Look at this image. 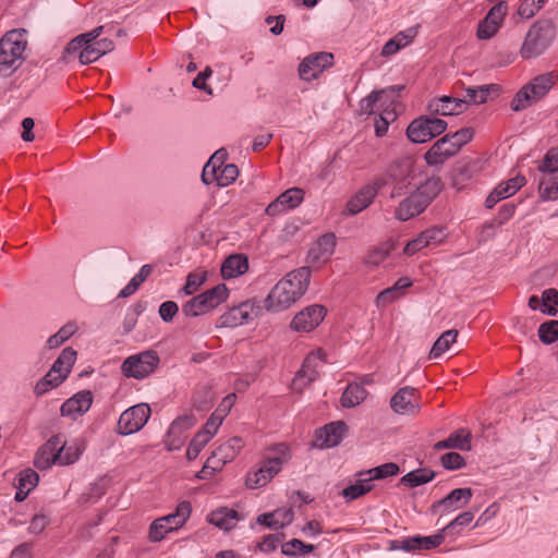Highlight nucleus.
<instances>
[{
  "label": "nucleus",
  "mask_w": 558,
  "mask_h": 558,
  "mask_svg": "<svg viewBox=\"0 0 558 558\" xmlns=\"http://www.w3.org/2000/svg\"><path fill=\"white\" fill-rule=\"evenodd\" d=\"M310 279L308 267L290 271L269 292L265 300L267 310L280 312L290 307L306 292Z\"/></svg>",
  "instance_id": "nucleus-1"
},
{
  "label": "nucleus",
  "mask_w": 558,
  "mask_h": 558,
  "mask_svg": "<svg viewBox=\"0 0 558 558\" xmlns=\"http://www.w3.org/2000/svg\"><path fill=\"white\" fill-rule=\"evenodd\" d=\"M444 184L439 177L427 178L408 197L400 202L395 217L407 221L423 213L430 202L440 193Z\"/></svg>",
  "instance_id": "nucleus-2"
},
{
  "label": "nucleus",
  "mask_w": 558,
  "mask_h": 558,
  "mask_svg": "<svg viewBox=\"0 0 558 558\" xmlns=\"http://www.w3.org/2000/svg\"><path fill=\"white\" fill-rule=\"evenodd\" d=\"M290 459L291 450L288 445L281 442L269 447L266 450L259 466L246 474V486L251 489L265 486L281 471L282 465Z\"/></svg>",
  "instance_id": "nucleus-3"
},
{
  "label": "nucleus",
  "mask_w": 558,
  "mask_h": 558,
  "mask_svg": "<svg viewBox=\"0 0 558 558\" xmlns=\"http://www.w3.org/2000/svg\"><path fill=\"white\" fill-rule=\"evenodd\" d=\"M102 29L104 26H98L88 33L73 38L63 49L61 60L69 63L77 57L81 64H89L97 61L101 54L94 45V39L100 36Z\"/></svg>",
  "instance_id": "nucleus-4"
},
{
  "label": "nucleus",
  "mask_w": 558,
  "mask_h": 558,
  "mask_svg": "<svg viewBox=\"0 0 558 558\" xmlns=\"http://www.w3.org/2000/svg\"><path fill=\"white\" fill-rule=\"evenodd\" d=\"M555 38V27L550 21L535 22L527 31L520 54L524 59L542 54Z\"/></svg>",
  "instance_id": "nucleus-5"
},
{
  "label": "nucleus",
  "mask_w": 558,
  "mask_h": 558,
  "mask_svg": "<svg viewBox=\"0 0 558 558\" xmlns=\"http://www.w3.org/2000/svg\"><path fill=\"white\" fill-rule=\"evenodd\" d=\"M25 29H12L0 39V71L16 69L22 60L27 40Z\"/></svg>",
  "instance_id": "nucleus-6"
},
{
  "label": "nucleus",
  "mask_w": 558,
  "mask_h": 558,
  "mask_svg": "<svg viewBox=\"0 0 558 558\" xmlns=\"http://www.w3.org/2000/svg\"><path fill=\"white\" fill-rule=\"evenodd\" d=\"M192 512V506L190 501H181L174 512L156 519L149 526L148 538L150 542H160L165 536L185 524Z\"/></svg>",
  "instance_id": "nucleus-7"
},
{
  "label": "nucleus",
  "mask_w": 558,
  "mask_h": 558,
  "mask_svg": "<svg viewBox=\"0 0 558 558\" xmlns=\"http://www.w3.org/2000/svg\"><path fill=\"white\" fill-rule=\"evenodd\" d=\"M243 446L244 442L241 437H232L220 445L205 462L197 475L198 478L204 480L207 475H211L216 471L221 470L226 463L232 461L238 456Z\"/></svg>",
  "instance_id": "nucleus-8"
},
{
  "label": "nucleus",
  "mask_w": 558,
  "mask_h": 558,
  "mask_svg": "<svg viewBox=\"0 0 558 558\" xmlns=\"http://www.w3.org/2000/svg\"><path fill=\"white\" fill-rule=\"evenodd\" d=\"M159 362L156 351L146 350L126 357L121 365V372L125 377L144 379L155 372Z\"/></svg>",
  "instance_id": "nucleus-9"
},
{
  "label": "nucleus",
  "mask_w": 558,
  "mask_h": 558,
  "mask_svg": "<svg viewBox=\"0 0 558 558\" xmlns=\"http://www.w3.org/2000/svg\"><path fill=\"white\" fill-rule=\"evenodd\" d=\"M446 129L447 122L442 119L420 117L409 124L407 135L413 143H426L444 133Z\"/></svg>",
  "instance_id": "nucleus-10"
},
{
  "label": "nucleus",
  "mask_w": 558,
  "mask_h": 558,
  "mask_svg": "<svg viewBox=\"0 0 558 558\" xmlns=\"http://www.w3.org/2000/svg\"><path fill=\"white\" fill-rule=\"evenodd\" d=\"M262 307L255 300H246L225 312L220 316V325L233 328L248 324L258 317Z\"/></svg>",
  "instance_id": "nucleus-11"
},
{
  "label": "nucleus",
  "mask_w": 558,
  "mask_h": 558,
  "mask_svg": "<svg viewBox=\"0 0 558 558\" xmlns=\"http://www.w3.org/2000/svg\"><path fill=\"white\" fill-rule=\"evenodd\" d=\"M150 416V408L146 403L133 405L122 412L118 421V433L131 435L141 430Z\"/></svg>",
  "instance_id": "nucleus-12"
},
{
  "label": "nucleus",
  "mask_w": 558,
  "mask_h": 558,
  "mask_svg": "<svg viewBox=\"0 0 558 558\" xmlns=\"http://www.w3.org/2000/svg\"><path fill=\"white\" fill-rule=\"evenodd\" d=\"M326 352L323 349H317L305 357L302 368L293 379V389L301 390L306 385L313 383L319 377L318 367L326 363Z\"/></svg>",
  "instance_id": "nucleus-13"
},
{
  "label": "nucleus",
  "mask_w": 558,
  "mask_h": 558,
  "mask_svg": "<svg viewBox=\"0 0 558 558\" xmlns=\"http://www.w3.org/2000/svg\"><path fill=\"white\" fill-rule=\"evenodd\" d=\"M333 64V54L330 52H316L305 57L299 64V76L301 80L311 82Z\"/></svg>",
  "instance_id": "nucleus-14"
},
{
  "label": "nucleus",
  "mask_w": 558,
  "mask_h": 558,
  "mask_svg": "<svg viewBox=\"0 0 558 558\" xmlns=\"http://www.w3.org/2000/svg\"><path fill=\"white\" fill-rule=\"evenodd\" d=\"M196 424V417L193 414H185L177 417L170 425L166 438L165 447L168 451L179 450L185 442V432Z\"/></svg>",
  "instance_id": "nucleus-15"
},
{
  "label": "nucleus",
  "mask_w": 558,
  "mask_h": 558,
  "mask_svg": "<svg viewBox=\"0 0 558 558\" xmlns=\"http://www.w3.org/2000/svg\"><path fill=\"white\" fill-rule=\"evenodd\" d=\"M326 313L327 311L323 305H310L293 317L290 326L298 332H310L323 322Z\"/></svg>",
  "instance_id": "nucleus-16"
},
{
  "label": "nucleus",
  "mask_w": 558,
  "mask_h": 558,
  "mask_svg": "<svg viewBox=\"0 0 558 558\" xmlns=\"http://www.w3.org/2000/svg\"><path fill=\"white\" fill-rule=\"evenodd\" d=\"M387 184L384 177L376 178L372 183L364 185L347 204L350 214L356 215L367 208L374 201L378 191Z\"/></svg>",
  "instance_id": "nucleus-17"
},
{
  "label": "nucleus",
  "mask_w": 558,
  "mask_h": 558,
  "mask_svg": "<svg viewBox=\"0 0 558 558\" xmlns=\"http://www.w3.org/2000/svg\"><path fill=\"white\" fill-rule=\"evenodd\" d=\"M508 12V4L500 1L495 4L477 26V37L480 39H489L496 35Z\"/></svg>",
  "instance_id": "nucleus-18"
},
{
  "label": "nucleus",
  "mask_w": 558,
  "mask_h": 558,
  "mask_svg": "<svg viewBox=\"0 0 558 558\" xmlns=\"http://www.w3.org/2000/svg\"><path fill=\"white\" fill-rule=\"evenodd\" d=\"M472 496L473 492L469 487L456 488L446 497L433 504L432 511L434 513H440V515L448 514L465 507L470 502Z\"/></svg>",
  "instance_id": "nucleus-19"
},
{
  "label": "nucleus",
  "mask_w": 558,
  "mask_h": 558,
  "mask_svg": "<svg viewBox=\"0 0 558 558\" xmlns=\"http://www.w3.org/2000/svg\"><path fill=\"white\" fill-rule=\"evenodd\" d=\"M447 238L441 227H433L421 232L415 239L409 241L403 248L404 254L413 255L424 247H436Z\"/></svg>",
  "instance_id": "nucleus-20"
},
{
  "label": "nucleus",
  "mask_w": 558,
  "mask_h": 558,
  "mask_svg": "<svg viewBox=\"0 0 558 558\" xmlns=\"http://www.w3.org/2000/svg\"><path fill=\"white\" fill-rule=\"evenodd\" d=\"M304 198V191L300 187H291L281 193L265 209L268 216L275 217L288 210L296 208Z\"/></svg>",
  "instance_id": "nucleus-21"
},
{
  "label": "nucleus",
  "mask_w": 558,
  "mask_h": 558,
  "mask_svg": "<svg viewBox=\"0 0 558 558\" xmlns=\"http://www.w3.org/2000/svg\"><path fill=\"white\" fill-rule=\"evenodd\" d=\"M417 391L412 387L400 388L391 398V409L402 415H413L420 411Z\"/></svg>",
  "instance_id": "nucleus-22"
},
{
  "label": "nucleus",
  "mask_w": 558,
  "mask_h": 558,
  "mask_svg": "<svg viewBox=\"0 0 558 558\" xmlns=\"http://www.w3.org/2000/svg\"><path fill=\"white\" fill-rule=\"evenodd\" d=\"M458 153L453 142L446 134L432 145L425 153L424 159L428 166H440Z\"/></svg>",
  "instance_id": "nucleus-23"
},
{
  "label": "nucleus",
  "mask_w": 558,
  "mask_h": 558,
  "mask_svg": "<svg viewBox=\"0 0 558 558\" xmlns=\"http://www.w3.org/2000/svg\"><path fill=\"white\" fill-rule=\"evenodd\" d=\"M445 539L444 533L432 536H413L401 541H393L392 548L402 549L404 551L429 550L438 547Z\"/></svg>",
  "instance_id": "nucleus-24"
},
{
  "label": "nucleus",
  "mask_w": 558,
  "mask_h": 558,
  "mask_svg": "<svg viewBox=\"0 0 558 558\" xmlns=\"http://www.w3.org/2000/svg\"><path fill=\"white\" fill-rule=\"evenodd\" d=\"M62 434L51 436L37 451L34 458V465L39 470H47L52 464H59V445Z\"/></svg>",
  "instance_id": "nucleus-25"
},
{
  "label": "nucleus",
  "mask_w": 558,
  "mask_h": 558,
  "mask_svg": "<svg viewBox=\"0 0 558 558\" xmlns=\"http://www.w3.org/2000/svg\"><path fill=\"white\" fill-rule=\"evenodd\" d=\"M336 242L337 240L333 233H326L322 235L308 251V263L312 265L327 263L335 252Z\"/></svg>",
  "instance_id": "nucleus-26"
},
{
  "label": "nucleus",
  "mask_w": 558,
  "mask_h": 558,
  "mask_svg": "<svg viewBox=\"0 0 558 558\" xmlns=\"http://www.w3.org/2000/svg\"><path fill=\"white\" fill-rule=\"evenodd\" d=\"M93 403V395L89 390H82L68 399L61 405V415L76 418L86 413Z\"/></svg>",
  "instance_id": "nucleus-27"
},
{
  "label": "nucleus",
  "mask_w": 558,
  "mask_h": 558,
  "mask_svg": "<svg viewBox=\"0 0 558 558\" xmlns=\"http://www.w3.org/2000/svg\"><path fill=\"white\" fill-rule=\"evenodd\" d=\"M468 107L463 99L444 96L433 99L428 105V110L434 114L454 116L462 113Z\"/></svg>",
  "instance_id": "nucleus-28"
},
{
  "label": "nucleus",
  "mask_w": 558,
  "mask_h": 558,
  "mask_svg": "<svg viewBox=\"0 0 558 558\" xmlns=\"http://www.w3.org/2000/svg\"><path fill=\"white\" fill-rule=\"evenodd\" d=\"M480 170L481 160L478 159H462L458 161L452 172L453 186L458 190L462 189Z\"/></svg>",
  "instance_id": "nucleus-29"
},
{
  "label": "nucleus",
  "mask_w": 558,
  "mask_h": 558,
  "mask_svg": "<svg viewBox=\"0 0 558 558\" xmlns=\"http://www.w3.org/2000/svg\"><path fill=\"white\" fill-rule=\"evenodd\" d=\"M348 426L342 421L331 422L319 429L317 440L319 446L330 448L337 446L344 437Z\"/></svg>",
  "instance_id": "nucleus-30"
},
{
  "label": "nucleus",
  "mask_w": 558,
  "mask_h": 558,
  "mask_svg": "<svg viewBox=\"0 0 558 558\" xmlns=\"http://www.w3.org/2000/svg\"><path fill=\"white\" fill-rule=\"evenodd\" d=\"M471 432L464 428H460L457 432L451 433L447 439L436 442L435 449H459L462 451H469L471 450Z\"/></svg>",
  "instance_id": "nucleus-31"
},
{
  "label": "nucleus",
  "mask_w": 558,
  "mask_h": 558,
  "mask_svg": "<svg viewBox=\"0 0 558 558\" xmlns=\"http://www.w3.org/2000/svg\"><path fill=\"white\" fill-rule=\"evenodd\" d=\"M241 520L239 512L227 507L219 508L208 515V522L219 529L229 531Z\"/></svg>",
  "instance_id": "nucleus-32"
},
{
  "label": "nucleus",
  "mask_w": 558,
  "mask_h": 558,
  "mask_svg": "<svg viewBox=\"0 0 558 558\" xmlns=\"http://www.w3.org/2000/svg\"><path fill=\"white\" fill-rule=\"evenodd\" d=\"M248 269V260L244 255H230L221 265V276L225 279H232L243 275Z\"/></svg>",
  "instance_id": "nucleus-33"
},
{
  "label": "nucleus",
  "mask_w": 558,
  "mask_h": 558,
  "mask_svg": "<svg viewBox=\"0 0 558 558\" xmlns=\"http://www.w3.org/2000/svg\"><path fill=\"white\" fill-rule=\"evenodd\" d=\"M557 80L558 74L553 71L535 76L526 85L531 88L530 90L535 96L537 101H539L550 90Z\"/></svg>",
  "instance_id": "nucleus-34"
},
{
  "label": "nucleus",
  "mask_w": 558,
  "mask_h": 558,
  "mask_svg": "<svg viewBox=\"0 0 558 558\" xmlns=\"http://www.w3.org/2000/svg\"><path fill=\"white\" fill-rule=\"evenodd\" d=\"M367 390L359 383H350L340 398L343 408L350 409L357 407L367 398Z\"/></svg>",
  "instance_id": "nucleus-35"
},
{
  "label": "nucleus",
  "mask_w": 558,
  "mask_h": 558,
  "mask_svg": "<svg viewBox=\"0 0 558 558\" xmlns=\"http://www.w3.org/2000/svg\"><path fill=\"white\" fill-rule=\"evenodd\" d=\"M76 360V351L68 347L62 350L58 359L51 366L52 373H56L57 376L62 377V380H65L71 372V368Z\"/></svg>",
  "instance_id": "nucleus-36"
},
{
  "label": "nucleus",
  "mask_w": 558,
  "mask_h": 558,
  "mask_svg": "<svg viewBox=\"0 0 558 558\" xmlns=\"http://www.w3.org/2000/svg\"><path fill=\"white\" fill-rule=\"evenodd\" d=\"M59 464L69 465L76 462L82 454L84 447L80 441L66 444L64 435H62L61 444L59 445Z\"/></svg>",
  "instance_id": "nucleus-37"
},
{
  "label": "nucleus",
  "mask_w": 558,
  "mask_h": 558,
  "mask_svg": "<svg viewBox=\"0 0 558 558\" xmlns=\"http://www.w3.org/2000/svg\"><path fill=\"white\" fill-rule=\"evenodd\" d=\"M401 89H403V86H392L388 89L373 92L362 100V109L365 112L374 113L378 102H380L378 107H381L386 102L385 97L388 98L390 93L397 95Z\"/></svg>",
  "instance_id": "nucleus-38"
},
{
  "label": "nucleus",
  "mask_w": 558,
  "mask_h": 558,
  "mask_svg": "<svg viewBox=\"0 0 558 558\" xmlns=\"http://www.w3.org/2000/svg\"><path fill=\"white\" fill-rule=\"evenodd\" d=\"M356 482L342 490V496L348 501L357 499L373 489L372 478L357 476Z\"/></svg>",
  "instance_id": "nucleus-39"
},
{
  "label": "nucleus",
  "mask_w": 558,
  "mask_h": 558,
  "mask_svg": "<svg viewBox=\"0 0 558 558\" xmlns=\"http://www.w3.org/2000/svg\"><path fill=\"white\" fill-rule=\"evenodd\" d=\"M414 37V33L412 29H408L407 32L398 33L393 38L389 39L383 47L381 54L384 57H389L398 52L401 48L409 45Z\"/></svg>",
  "instance_id": "nucleus-40"
},
{
  "label": "nucleus",
  "mask_w": 558,
  "mask_h": 558,
  "mask_svg": "<svg viewBox=\"0 0 558 558\" xmlns=\"http://www.w3.org/2000/svg\"><path fill=\"white\" fill-rule=\"evenodd\" d=\"M435 477V472L429 469H417L403 475L400 484L408 487H417L430 482Z\"/></svg>",
  "instance_id": "nucleus-41"
},
{
  "label": "nucleus",
  "mask_w": 558,
  "mask_h": 558,
  "mask_svg": "<svg viewBox=\"0 0 558 558\" xmlns=\"http://www.w3.org/2000/svg\"><path fill=\"white\" fill-rule=\"evenodd\" d=\"M400 468L395 462H387L381 465H378L376 468L361 471L357 473V476H367L368 478H372V482L374 480H384L387 477L395 476L399 474Z\"/></svg>",
  "instance_id": "nucleus-42"
},
{
  "label": "nucleus",
  "mask_w": 558,
  "mask_h": 558,
  "mask_svg": "<svg viewBox=\"0 0 558 558\" xmlns=\"http://www.w3.org/2000/svg\"><path fill=\"white\" fill-rule=\"evenodd\" d=\"M458 337V330L450 329L441 333V336L434 342L429 357L437 359L447 350H449L450 345L456 341Z\"/></svg>",
  "instance_id": "nucleus-43"
},
{
  "label": "nucleus",
  "mask_w": 558,
  "mask_h": 558,
  "mask_svg": "<svg viewBox=\"0 0 558 558\" xmlns=\"http://www.w3.org/2000/svg\"><path fill=\"white\" fill-rule=\"evenodd\" d=\"M201 295L203 296L202 299L206 301L209 308L214 310L228 299L229 290L225 283H219L216 287L201 293Z\"/></svg>",
  "instance_id": "nucleus-44"
},
{
  "label": "nucleus",
  "mask_w": 558,
  "mask_h": 558,
  "mask_svg": "<svg viewBox=\"0 0 558 558\" xmlns=\"http://www.w3.org/2000/svg\"><path fill=\"white\" fill-rule=\"evenodd\" d=\"M526 183V180L523 175H515L508 181L499 183L495 190L499 192V196L501 199L508 198L512 195H514L522 186H524Z\"/></svg>",
  "instance_id": "nucleus-45"
},
{
  "label": "nucleus",
  "mask_w": 558,
  "mask_h": 558,
  "mask_svg": "<svg viewBox=\"0 0 558 558\" xmlns=\"http://www.w3.org/2000/svg\"><path fill=\"white\" fill-rule=\"evenodd\" d=\"M77 330L75 323H68L61 327L54 335L50 336L46 342L48 349H56L63 344Z\"/></svg>",
  "instance_id": "nucleus-46"
},
{
  "label": "nucleus",
  "mask_w": 558,
  "mask_h": 558,
  "mask_svg": "<svg viewBox=\"0 0 558 558\" xmlns=\"http://www.w3.org/2000/svg\"><path fill=\"white\" fill-rule=\"evenodd\" d=\"M531 88L527 87V85H524L513 97L511 100L510 107L513 111H522L535 102H537V99L530 90Z\"/></svg>",
  "instance_id": "nucleus-47"
},
{
  "label": "nucleus",
  "mask_w": 558,
  "mask_h": 558,
  "mask_svg": "<svg viewBox=\"0 0 558 558\" xmlns=\"http://www.w3.org/2000/svg\"><path fill=\"white\" fill-rule=\"evenodd\" d=\"M314 546L305 544L299 538H293L281 545V553L289 557L305 556L314 550Z\"/></svg>",
  "instance_id": "nucleus-48"
},
{
  "label": "nucleus",
  "mask_w": 558,
  "mask_h": 558,
  "mask_svg": "<svg viewBox=\"0 0 558 558\" xmlns=\"http://www.w3.org/2000/svg\"><path fill=\"white\" fill-rule=\"evenodd\" d=\"M201 294L192 298L182 306V313L186 317H197L211 311Z\"/></svg>",
  "instance_id": "nucleus-49"
},
{
  "label": "nucleus",
  "mask_w": 558,
  "mask_h": 558,
  "mask_svg": "<svg viewBox=\"0 0 558 558\" xmlns=\"http://www.w3.org/2000/svg\"><path fill=\"white\" fill-rule=\"evenodd\" d=\"M64 380L62 377L57 376L56 373H52L50 369L37 384L35 385L34 392L36 396L40 397L48 392L52 388H57Z\"/></svg>",
  "instance_id": "nucleus-50"
},
{
  "label": "nucleus",
  "mask_w": 558,
  "mask_h": 558,
  "mask_svg": "<svg viewBox=\"0 0 558 558\" xmlns=\"http://www.w3.org/2000/svg\"><path fill=\"white\" fill-rule=\"evenodd\" d=\"M542 313L555 316L558 313V291L546 289L542 293Z\"/></svg>",
  "instance_id": "nucleus-51"
},
{
  "label": "nucleus",
  "mask_w": 558,
  "mask_h": 558,
  "mask_svg": "<svg viewBox=\"0 0 558 558\" xmlns=\"http://www.w3.org/2000/svg\"><path fill=\"white\" fill-rule=\"evenodd\" d=\"M539 340L545 344H550L558 340V320H548L538 327Z\"/></svg>",
  "instance_id": "nucleus-52"
},
{
  "label": "nucleus",
  "mask_w": 558,
  "mask_h": 558,
  "mask_svg": "<svg viewBox=\"0 0 558 558\" xmlns=\"http://www.w3.org/2000/svg\"><path fill=\"white\" fill-rule=\"evenodd\" d=\"M393 248V244L384 243L379 246L374 247L365 257V263L368 265H379L383 263L387 256L390 254V251Z\"/></svg>",
  "instance_id": "nucleus-53"
},
{
  "label": "nucleus",
  "mask_w": 558,
  "mask_h": 558,
  "mask_svg": "<svg viewBox=\"0 0 558 558\" xmlns=\"http://www.w3.org/2000/svg\"><path fill=\"white\" fill-rule=\"evenodd\" d=\"M539 194L544 201H554L558 198V178L542 179L538 184Z\"/></svg>",
  "instance_id": "nucleus-54"
},
{
  "label": "nucleus",
  "mask_w": 558,
  "mask_h": 558,
  "mask_svg": "<svg viewBox=\"0 0 558 558\" xmlns=\"http://www.w3.org/2000/svg\"><path fill=\"white\" fill-rule=\"evenodd\" d=\"M262 518L266 519H275L270 525H277L279 529L284 527L290 524L293 520V512L291 509H278L270 513H263Z\"/></svg>",
  "instance_id": "nucleus-55"
},
{
  "label": "nucleus",
  "mask_w": 558,
  "mask_h": 558,
  "mask_svg": "<svg viewBox=\"0 0 558 558\" xmlns=\"http://www.w3.org/2000/svg\"><path fill=\"white\" fill-rule=\"evenodd\" d=\"M537 169L543 173L549 174L558 171V147L551 148L546 153Z\"/></svg>",
  "instance_id": "nucleus-56"
},
{
  "label": "nucleus",
  "mask_w": 558,
  "mask_h": 558,
  "mask_svg": "<svg viewBox=\"0 0 558 558\" xmlns=\"http://www.w3.org/2000/svg\"><path fill=\"white\" fill-rule=\"evenodd\" d=\"M209 441L205 434L197 433L189 444L186 450L187 460H195Z\"/></svg>",
  "instance_id": "nucleus-57"
},
{
  "label": "nucleus",
  "mask_w": 558,
  "mask_h": 558,
  "mask_svg": "<svg viewBox=\"0 0 558 558\" xmlns=\"http://www.w3.org/2000/svg\"><path fill=\"white\" fill-rule=\"evenodd\" d=\"M239 169L233 163H227L218 170V186H228L235 181Z\"/></svg>",
  "instance_id": "nucleus-58"
},
{
  "label": "nucleus",
  "mask_w": 558,
  "mask_h": 558,
  "mask_svg": "<svg viewBox=\"0 0 558 558\" xmlns=\"http://www.w3.org/2000/svg\"><path fill=\"white\" fill-rule=\"evenodd\" d=\"M206 281V272L205 271H194L187 275L185 286L182 291L186 295H191L195 293L199 287Z\"/></svg>",
  "instance_id": "nucleus-59"
},
{
  "label": "nucleus",
  "mask_w": 558,
  "mask_h": 558,
  "mask_svg": "<svg viewBox=\"0 0 558 558\" xmlns=\"http://www.w3.org/2000/svg\"><path fill=\"white\" fill-rule=\"evenodd\" d=\"M223 417L225 414H220L218 413V411L214 412L198 433L205 434L207 438L210 440L217 433L219 426L222 423Z\"/></svg>",
  "instance_id": "nucleus-60"
},
{
  "label": "nucleus",
  "mask_w": 558,
  "mask_h": 558,
  "mask_svg": "<svg viewBox=\"0 0 558 558\" xmlns=\"http://www.w3.org/2000/svg\"><path fill=\"white\" fill-rule=\"evenodd\" d=\"M451 142H453L457 150L459 151L462 146L472 141L474 131L472 128H463L454 133L448 134Z\"/></svg>",
  "instance_id": "nucleus-61"
},
{
  "label": "nucleus",
  "mask_w": 558,
  "mask_h": 558,
  "mask_svg": "<svg viewBox=\"0 0 558 558\" xmlns=\"http://www.w3.org/2000/svg\"><path fill=\"white\" fill-rule=\"evenodd\" d=\"M441 464L447 470H459L464 466L463 457L458 452H448L441 456Z\"/></svg>",
  "instance_id": "nucleus-62"
},
{
  "label": "nucleus",
  "mask_w": 558,
  "mask_h": 558,
  "mask_svg": "<svg viewBox=\"0 0 558 558\" xmlns=\"http://www.w3.org/2000/svg\"><path fill=\"white\" fill-rule=\"evenodd\" d=\"M473 519H474V512L464 511V512L460 513L459 515H457L450 523H448L441 530V532L445 534V533H449L457 526H460V527L466 526L468 524H470L473 521Z\"/></svg>",
  "instance_id": "nucleus-63"
},
{
  "label": "nucleus",
  "mask_w": 558,
  "mask_h": 558,
  "mask_svg": "<svg viewBox=\"0 0 558 558\" xmlns=\"http://www.w3.org/2000/svg\"><path fill=\"white\" fill-rule=\"evenodd\" d=\"M283 537V534L266 535L263 541L257 544V548L263 553H271L277 549Z\"/></svg>",
  "instance_id": "nucleus-64"
}]
</instances>
